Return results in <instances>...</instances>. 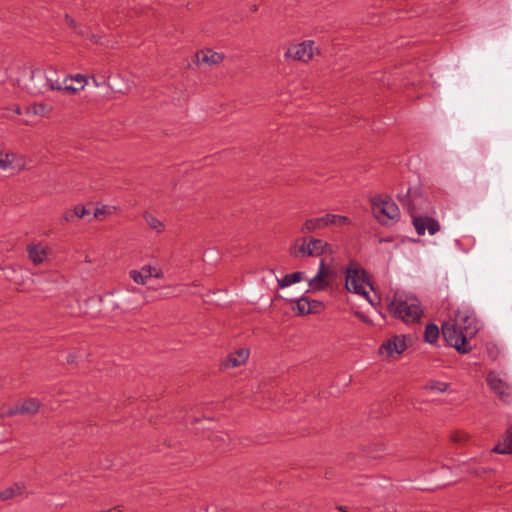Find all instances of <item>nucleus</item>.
<instances>
[{
	"label": "nucleus",
	"instance_id": "f257e3e1",
	"mask_svg": "<svg viewBox=\"0 0 512 512\" xmlns=\"http://www.w3.org/2000/svg\"><path fill=\"white\" fill-rule=\"evenodd\" d=\"M389 312L407 324L418 322L423 314L420 302L416 297L399 292L395 293L389 304Z\"/></svg>",
	"mask_w": 512,
	"mask_h": 512
},
{
	"label": "nucleus",
	"instance_id": "f03ea898",
	"mask_svg": "<svg viewBox=\"0 0 512 512\" xmlns=\"http://www.w3.org/2000/svg\"><path fill=\"white\" fill-rule=\"evenodd\" d=\"M371 209L374 217L384 225L400 218L398 206L388 195H377L371 198Z\"/></svg>",
	"mask_w": 512,
	"mask_h": 512
},
{
	"label": "nucleus",
	"instance_id": "7ed1b4c3",
	"mask_svg": "<svg viewBox=\"0 0 512 512\" xmlns=\"http://www.w3.org/2000/svg\"><path fill=\"white\" fill-rule=\"evenodd\" d=\"M345 280V286L349 292L369 298L365 290V284H368V274L365 269L351 262L345 269Z\"/></svg>",
	"mask_w": 512,
	"mask_h": 512
},
{
	"label": "nucleus",
	"instance_id": "20e7f679",
	"mask_svg": "<svg viewBox=\"0 0 512 512\" xmlns=\"http://www.w3.org/2000/svg\"><path fill=\"white\" fill-rule=\"evenodd\" d=\"M442 335L446 342L460 353H467L470 348L467 346L468 335L461 331L454 322H445L442 325Z\"/></svg>",
	"mask_w": 512,
	"mask_h": 512
},
{
	"label": "nucleus",
	"instance_id": "39448f33",
	"mask_svg": "<svg viewBox=\"0 0 512 512\" xmlns=\"http://www.w3.org/2000/svg\"><path fill=\"white\" fill-rule=\"evenodd\" d=\"M349 222V218L346 216L326 214L321 217L306 220L302 226V232H313L319 229H323L329 225L343 226Z\"/></svg>",
	"mask_w": 512,
	"mask_h": 512
},
{
	"label": "nucleus",
	"instance_id": "423d86ee",
	"mask_svg": "<svg viewBox=\"0 0 512 512\" xmlns=\"http://www.w3.org/2000/svg\"><path fill=\"white\" fill-rule=\"evenodd\" d=\"M453 322L461 331L465 332L468 337H473L479 329V323L475 313L469 308L458 309L455 313Z\"/></svg>",
	"mask_w": 512,
	"mask_h": 512
},
{
	"label": "nucleus",
	"instance_id": "0eeeda50",
	"mask_svg": "<svg viewBox=\"0 0 512 512\" xmlns=\"http://www.w3.org/2000/svg\"><path fill=\"white\" fill-rule=\"evenodd\" d=\"M328 244L321 239L312 238L308 242L303 239L302 244L292 253L295 257L299 256H320L325 252Z\"/></svg>",
	"mask_w": 512,
	"mask_h": 512
},
{
	"label": "nucleus",
	"instance_id": "6e6552de",
	"mask_svg": "<svg viewBox=\"0 0 512 512\" xmlns=\"http://www.w3.org/2000/svg\"><path fill=\"white\" fill-rule=\"evenodd\" d=\"M314 42L305 41L291 46L285 53L286 57L308 62L314 55Z\"/></svg>",
	"mask_w": 512,
	"mask_h": 512
},
{
	"label": "nucleus",
	"instance_id": "1a4fd4ad",
	"mask_svg": "<svg viewBox=\"0 0 512 512\" xmlns=\"http://www.w3.org/2000/svg\"><path fill=\"white\" fill-rule=\"evenodd\" d=\"M407 348L406 339L404 335H395L382 343L380 346V353L387 356L394 354H401Z\"/></svg>",
	"mask_w": 512,
	"mask_h": 512
},
{
	"label": "nucleus",
	"instance_id": "9d476101",
	"mask_svg": "<svg viewBox=\"0 0 512 512\" xmlns=\"http://www.w3.org/2000/svg\"><path fill=\"white\" fill-rule=\"evenodd\" d=\"M489 388L496 393L503 401H508L510 398L509 385L503 381L499 374L495 371H490L486 378Z\"/></svg>",
	"mask_w": 512,
	"mask_h": 512
},
{
	"label": "nucleus",
	"instance_id": "9b49d317",
	"mask_svg": "<svg viewBox=\"0 0 512 512\" xmlns=\"http://www.w3.org/2000/svg\"><path fill=\"white\" fill-rule=\"evenodd\" d=\"M30 79L25 86L31 94H41L48 91L45 72L41 69H29Z\"/></svg>",
	"mask_w": 512,
	"mask_h": 512
},
{
	"label": "nucleus",
	"instance_id": "f8f14e48",
	"mask_svg": "<svg viewBox=\"0 0 512 512\" xmlns=\"http://www.w3.org/2000/svg\"><path fill=\"white\" fill-rule=\"evenodd\" d=\"M40 404L34 399H27L21 404H16L14 407L8 408L1 412L2 417L14 416L17 414H35L39 410Z\"/></svg>",
	"mask_w": 512,
	"mask_h": 512
},
{
	"label": "nucleus",
	"instance_id": "ddd939ff",
	"mask_svg": "<svg viewBox=\"0 0 512 512\" xmlns=\"http://www.w3.org/2000/svg\"><path fill=\"white\" fill-rule=\"evenodd\" d=\"M413 225L418 235L422 236L426 230L430 235H434L440 230V225L434 218L425 216L415 217L413 216Z\"/></svg>",
	"mask_w": 512,
	"mask_h": 512
},
{
	"label": "nucleus",
	"instance_id": "4468645a",
	"mask_svg": "<svg viewBox=\"0 0 512 512\" xmlns=\"http://www.w3.org/2000/svg\"><path fill=\"white\" fill-rule=\"evenodd\" d=\"M329 271L325 265L324 260L320 261L317 274L308 280V285L312 291H322L329 286L328 281Z\"/></svg>",
	"mask_w": 512,
	"mask_h": 512
},
{
	"label": "nucleus",
	"instance_id": "2eb2a0df",
	"mask_svg": "<svg viewBox=\"0 0 512 512\" xmlns=\"http://www.w3.org/2000/svg\"><path fill=\"white\" fill-rule=\"evenodd\" d=\"M88 84V78L83 74L66 76L64 79V91L76 94Z\"/></svg>",
	"mask_w": 512,
	"mask_h": 512
},
{
	"label": "nucleus",
	"instance_id": "dca6fc26",
	"mask_svg": "<svg viewBox=\"0 0 512 512\" xmlns=\"http://www.w3.org/2000/svg\"><path fill=\"white\" fill-rule=\"evenodd\" d=\"M249 357V350L240 348L234 353H231L226 359L224 366L227 368H234L243 365Z\"/></svg>",
	"mask_w": 512,
	"mask_h": 512
},
{
	"label": "nucleus",
	"instance_id": "f3484780",
	"mask_svg": "<svg viewBox=\"0 0 512 512\" xmlns=\"http://www.w3.org/2000/svg\"><path fill=\"white\" fill-rule=\"evenodd\" d=\"M29 257L35 265L44 263L51 251L42 245H32L28 248Z\"/></svg>",
	"mask_w": 512,
	"mask_h": 512
},
{
	"label": "nucleus",
	"instance_id": "a211bd4d",
	"mask_svg": "<svg viewBox=\"0 0 512 512\" xmlns=\"http://www.w3.org/2000/svg\"><path fill=\"white\" fill-rule=\"evenodd\" d=\"M198 63H204L208 65L219 64L223 60V55L212 51L210 49L201 50L196 55Z\"/></svg>",
	"mask_w": 512,
	"mask_h": 512
},
{
	"label": "nucleus",
	"instance_id": "6ab92c4d",
	"mask_svg": "<svg viewBox=\"0 0 512 512\" xmlns=\"http://www.w3.org/2000/svg\"><path fill=\"white\" fill-rule=\"evenodd\" d=\"M129 277L139 285L147 283L148 279L152 277V270L150 265L143 266L140 270H130Z\"/></svg>",
	"mask_w": 512,
	"mask_h": 512
},
{
	"label": "nucleus",
	"instance_id": "aec40b11",
	"mask_svg": "<svg viewBox=\"0 0 512 512\" xmlns=\"http://www.w3.org/2000/svg\"><path fill=\"white\" fill-rule=\"evenodd\" d=\"M48 90H64V81L61 82L58 73L53 68L44 70Z\"/></svg>",
	"mask_w": 512,
	"mask_h": 512
},
{
	"label": "nucleus",
	"instance_id": "412c9836",
	"mask_svg": "<svg viewBox=\"0 0 512 512\" xmlns=\"http://www.w3.org/2000/svg\"><path fill=\"white\" fill-rule=\"evenodd\" d=\"M492 452L498 454L512 453V430H507L502 441L492 449Z\"/></svg>",
	"mask_w": 512,
	"mask_h": 512
},
{
	"label": "nucleus",
	"instance_id": "4be33fe9",
	"mask_svg": "<svg viewBox=\"0 0 512 512\" xmlns=\"http://www.w3.org/2000/svg\"><path fill=\"white\" fill-rule=\"evenodd\" d=\"M302 280H306L304 272L297 271L291 274H286L284 277L278 280V286L280 288L288 287L292 284L298 283Z\"/></svg>",
	"mask_w": 512,
	"mask_h": 512
},
{
	"label": "nucleus",
	"instance_id": "5701e85b",
	"mask_svg": "<svg viewBox=\"0 0 512 512\" xmlns=\"http://www.w3.org/2000/svg\"><path fill=\"white\" fill-rule=\"evenodd\" d=\"M25 486L23 484L16 483L13 486L4 489L0 492V498L4 501L13 499L24 493Z\"/></svg>",
	"mask_w": 512,
	"mask_h": 512
},
{
	"label": "nucleus",
	"instance_id": "b1692460",
	"mask_svg": "<svg viewBox=\"0 0 512 512\" xmlns=\"http://www.w3.org/2000/svg\"><path fill=\"white\" fill-rule=\"evenodd\" d=\"M144 220L149 228L156 231L157 233H161L165 229L164 223L149 212L144 214Z\"/></svg>",
	"mask_w": 512,
	"mask_h": 512
},
{
	"label": "nucleus",
	"instance_id": "393cba45",
	"mask_svg": "<svg viewBox=\"0 0 512 512\" xmlns=\"http://www.w3.org/2000/svg\"><path fill=\"white\" fill-rule=\"evenodd\" d=\"M15 157H16L15 154L4 153L0 149V168L5 170V169H9V168L14 169L17 166H19V164H17V165L14 164Z\"/></svg>",
	"mask_w": 512,
	"mask_h": 512
},
{
	"label": "nucleus",
	"instance_id": "a878e982",
	"mask_svg": "<svg viewBox=\"0 0 512 512\" xmlns=\"http://www.w3.org/2000/svg\"><path fill=\"white\" fill-rule=\"evenodd\" d=\"M439 337V329L437 325L430 323L426 326L425 332H424V338L425 341L434 344Z\"/></svg>",
	"mask_w": 512,
	"mask_h": 512
},
{
	"label": "nucleus",
	"instance_id": "bb28decb",
	"mask_svg": "<svg viewBox=\"0 0 512 512\" xmlns=\"http://www.w3.org/2000/svg\"><path fill=\"white\" fill-rule=\"evenodd\" d=\"M297 311L300 315L310 314L311 313V304L309 303V298L302 296L300 299L296 301Z\"/></svg>",
	"mask_w": 512,
	"mask_h": 512
},
{
	"label": "nucleus",
	"instance_id": "cd10ccee",
	"mask_svg": "<svg viewBox=\"0 0 512 512\" xmlns=\"http://www.w3.org/2000/svg\"><path fill=\"white\" fill-rule=\"evenodd\" d=\"M425 388L432 392L443 393L448 389V384L441 381L431 380L425 385Z\"/></svg>",
	"mask_w": 512,
	"mask_h": 512
},
{
	"label": "nucleus",
	"instance_id": "c85d7f7f",
	"mask_svg": "<svg viewBox=\"0 0 512 512\" xmlns=\"http://www.w3.org/2000/svg\"><path fill=\"white\" fill-rule=\"evenodd\" d=\"M398 197V200L400 201V203L404 206V207H407L408 211L412 214L415 207L414 205L412 204L411 202V196H410V190L408 189L407 193L402 195V194H398L397 195Z\"/></svg>",
	"mask_w": 512,
	"mask_h": 512
},
{
	"label": "nucleus",
	"instance_id": "c756f323",
	"mask_svg": "<svg viewBox=\"0 0 512 512\" xmlns=\"http://www.w3.org/2000/svg\"><path fill=\"white\" fill-rule=\"evenodd\" d=\"M468 439V435L464 432H454L451 434V440L455 443H463Z\"/></svg>",
	"mask_w": 512,
	"mask_h": 512
},
{
	"label": "nucleus",
	"instance_id": "7c9ffc66",
	"mask_svg": "<svg viewBox=\"0 0 512 512\" xmlns=\"http://www.w3.org/2000/svg\"><path fill=\"white\" fill-rule=\"evenodd\" d=\"M466 471L475 476H482L483 474L488 472V470L485 468H480V467L476 468V467H472L471 465L467 466Z\"/></svg>",
	"mask_w": 512,
	"mask_h": 512
},
{
	"label": "nucleus",
	"instance_id": "2f4dec72",
	"mask_svg": "<svg viewBox=\"0 0 512 512\" xmlns=\"http://www.w3.org/2000/svg\"><path fill=\"white\" fill-rule=\"evenodd\" d=\"M309 303L311 304V313H318L323 309V303L318 300L309 299Z\"/></svg>",
	"mask_w": 512,
	"mask_h": 512
},
{
	"label": "nucleus",
	"instance_id": "473e14b6",
	"mask_svg": "<svg viewBox=\"0 0 512 512\" xmlns=\"http://www.w3.org/2000/svg\"><path fill=\"white\" fill-rule=\"evenodd\" d=\"M74 209L77 218H84L90 214V211L83 206H76Z\"/></svg>",
	"mask_w": 512,
	"mask_h": 512
},
{
	"label": "nucleus",
	"instance_id": "72a5a7b5",
	"mask_svg": "<svg viewBox=\"0 0 512 512\" xmlns=\"http://www.w3.org/2000/svg\"><path fill=\"white\" fill-rule=\"evenodd\" d=\"M67 25H69L71 28H73L77 33L84 35V31L81 28H78L75 21L70 18L68 15L65 17Z\"/></svg>",
	"mask_w": 512,
	"mask_h": 512
},
{
	"label": "nucleus",
	"instance_id": "f704fd0d",
	"mask_svg": "<svg viewBox=\"0 0 512 512\" xmlns=\"http://www.w3.org/2000/svg\"><path fill=\"white\" fill-rule=\"evenodd\" d=\"M75 218H77L75 214V209H73V211H67L63 216V219L66 222H72Z\"/></svg>",
	"mask_w": 512,
	"mask_h": 512
},
{
	"label": "nucleus",
	"instance_id": "c9c22d12",
	"mask_svg": "<svg viewBox=\"0 0 512 512\" xmlns=\"http://www.w3.org/2000/svg\"><path fill=\"white\" fill-rule=\"evenodd\" d=\"M151 270H152V277H155V278H162L163 277V273L161 270L155 268V267H152L151 266Z\"/></svg>",
	"mask_w": 512,
	"mask_h": 512
},
{
	"label": "nucleus",
	"instance_id": "e433bc0d",
	"mask_svg": "<svg viewBox=\"0 0 512 512\" xmlns=\"http://www.w3.org/2000/svg\"><path fill=\"white\" fill-rule=\"evenodd\" d=\"M106 213V207L97 208L94 212V218H99L101 215Z\"/></svg>",
	"mask_w": 512,
	"mask_h": 512
},
{
	"label": "nucleus",
	"instance_id": "4c0bfd02",
	"mask_svg": "<svg viewBox=\"0 0 512 512\" xmlns=\"http://www.w3.org/2000/svg\"><path fill=\"white\" fill-rule=\"evenodd\" d=\"M67 362H68V363H71V364H72V363H75V362H76V355H74V354H69V355L67 356Z\"/></svg>",
	"mask_w": 512,
	"mask_h": 512
},
{
	"label": "nucleus",
	"instance_id": "58836bf2",
	"mask_svg": "<svg viewBox=\"0 0 512 512\" xmlns=\"http://www.w3.org/2000/svg\"><path fill=\"white\" fill-rule=\"evenodd\" d=\"M93 83L96 87H98L100 84L98 83V80L95 77H92Z\"/></svg>",
	"mask_w": 512,
	"mask_h": 512
},
{
	"label": "nucleus",
	"instance_id": "ea45409f",
	"mask_svg": "<svg viewBox=\"0 0 512 512\" xmlns=\"http://www.w3.org/2000/svg\"><path fill=\"white\" fill-rule=\"evenodd\" d=\"M116 510H117L116 508H113V509L107 510L105 512H116Z\"/></svg>",
	"mask_w": 512,
	"mask_h": 512
},
{
	"label": "nucleus",
	"instance_id": "a19ab883",
	"mask_svg": "<svg viewBox=\"0 0 512 512\" xmlns=\"http://www.w3.org/2000/svg\"><path fill=\"white\" fill-rule=\"evenodd\" d=\"M16 112H17L18 114H20V113H21V112H20V108H19V107L16 109Z\"/></svg>",
	"mask_w": 512,
	"mask_h": 512
},
{
	"label": "nucleus",
	"instance_id": "79ce46f5",
	"mask_svg": "<svg viewBox=\"0 0 512 512\" xmlns=\"http://www.w3.org/2000/svg\"><path fill=\"white\" fill-rule=\"evenodd\" d=\"M367 285H369V287H372V284H370L369 282H368V284H367Z\"/></svg>",
	"mask_w": 512,
	"mask_h": 512
}]
</instances>
